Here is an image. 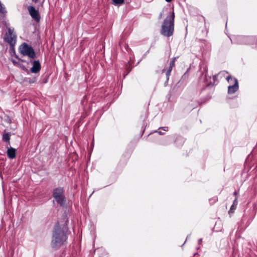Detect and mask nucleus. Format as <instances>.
<instances>
[{
    "label": "nucleus",
    "instance_id": "nucleus-1",
    "mask_svg": "<svg viewBox=\"0 0 257 257\" xmlns=\"http://www.w3.org/2000/svg\"><path fill=\"white\" fill-rule=\"evenodd\" d=\"M67 228L57 223L54 227L52 233L51 245L54 248H58L63 245L67 239Z\"/></svg>",
    "mask_w": 257,
    "mask_h": 257
},
{
    "label": "nucleus",
    "instance_id": "nucleus-2",
    "mask_svg": "<svg viewBox=\"0 0 257 257\" xmlns=\"http://www.w3.org/2000/svg\"><path fill=\"white\" fill-rule=\"evenodd\" d=\"M175 14L173 12L168 13L161 26V34L169 37L173 35L174 30Z\"/></svg>",
    "mask_w": 257,
    "mask_h": 257
},
{
    "label": "nucleus",
    "instance_id": "nucleus-3",
    "mask_svg": "<svg viewBox=\"0 0 257 257\" xmlns=\"http://www.w3.org/2000/svg\"><path fill=\"white\" fill-rule=\"evenodd\" d=\"M7 31L6 33L4 40L5 42L9 44L11 46V49L14 50L16 42L17 36L14 31V29L12 28H7Z\"/></svg>",
    "mask_w": 257,
    "mask_h": 257
},
{
    "label": "nucleus",
    "instance_id": "nucleus-4",
    "mask_svg": "<svg viewBox=\"0 0 257 257\" xmlns=\"http://www.w3.org/2000/svg\"><path fill=\"white\" fill-rule=\"evenodd\" d=\"M19 51L22 55L28 56L30 58L34 59L36 57V53L33 47L26 43H23L19 46Z\"/></svg>",
    "mask_w": 257,
    "mask_h": 257
},
{
    "label": "nucleus",
    "instance_id": "nucleus-5",
    "mask_svg": "<svg viewBox=\"0 0 257 257\" xmlns=\"http://www.w3.org/2000/svg\"><path fill=\"white\" fill-rule=\"evenodd\" d=\"M53 196L58 204L61 206H64L66 199L63 188L58 187L54 189L53 191Z\"/></svg>",
    "mask_w": 257,
    "mask_h": 257
},
{
    "label": "nucleus",
    "instance_id": "nucleus-6",
    "mask_svg": "<svg viewBox=\"0 0 257 257\" xmlns=\"http://www.w3.org/2000/svg\"><path fill=\"white\" fill-rule=\"evenodd\" d=\"M238 44L257 45V37L238 36L236 38Z\"/></svg>",
    "mask_w": 257,
    "mask_h": 257
},
{
    "label": "nucleus",
    "instance_id": "nucleus-7",
    "mask_svg": "<svg viewBox=\"0 0 257 257\" xmlns=\"http://www.w3.org/2000/svg\"><path fill=\"white\" fill-rule=\"evenodd\" d=\"M226 79L228 82L233 81L234 82L232 85H230L228 87V93L229 94H233L235 93L238 89V84L237 80L235 78H232L231 76L226 77Z\"/></svg>",
    "mask_w": 257,
    "mask_h": 257
},
{
    "label": "nucleus",
    "instance_id": "nucleus-8",
    "mask_svg": "<svg viewBox=\"0 0 257 257\" xmlns=\"http://www.w3.org/2000/svg\"><path fill=\"white\" fill-rule=\"evenodd\" d=\"M30 16L37 22L40 20V16L38 10H37L33 6H29L28 8Z\"/></svg>",
    "mask_w": 257,
    "mask_h": 257
},
{
    "label": "nucleus",
    "instance_id": "nucleus-9",
    "mask_svg": "<svg viewBox=\"0 0 257 257\" xmlns=\"http://www.w3.org/2000/svg\"><path fill=\"white\" fill-rule=\"evenodd\" d=\"M33 66L31 68V71L33 73H37L41 70V64L39 61H34L32 62Z\"/></svg>",
    "mask_w": 257,
    "mask_h": 257
},
{
    "label": "nucleus",
    "instance_id": "nucleus-10",
    "mask_svg": "<svg viewBox=\"0 0 257 257\" xmlns=\"http://www.w3.org/2000/svg\"><path fill=\"white\" fill-rule=\"evenodd\" d=\"M7 155L10 159H14L16 157V150L11 148L7 150Z\"/></svg>",
    "mask_w": 257,
    "mask_h": 257
},
{
    "label": "nucleus",
    "instance_id": "nucleus-11",
    "mask_svg": "<svg viewBox=\"0 0 257 257\" xmlns=\"http://www.w3.org/2000/svg\"><path fill=\"white\" fill-rule=\"evenodd\" d=\"M237 204V199H235L233 203V204L231 205L230 210H229V213L233 212L234 210L236 209V205Z\"/></svg>",
    "mask_w": 257,
    "mask_h": 257
},
{
    "label": "nucleus",
    "instance_id": "nucleus-12",
    "mask_svg": "<svg viewBox=\"0 0 257 257\" xmlns=\"http://www.w3.org/2000/svg\"><path fill=\"white\" fill-rule=\"evenodd\" d=\"M10 134L9 133H5L3 136V140L5 142H8L10 144Z\"/></svg>",
    "mask_w": 257,
    "mask_h": 257
},
{
    "label": "nucleus",
    "instance_id": "nucleus-13",
    "mask_svg": "<svg viewBox=\"0 0 257 257\" xmlns=\"http://www.w3.org/2000/svg\"><path fill=\"white\" fill-rule=\"evenodd\" d=\"M124 0H112V4L115 6H119L124 3Z\"/></svg>",
    "mask_w": 257,
    "mask_h": 257
},
{
    "label": "nucleus",
    "instance_id": "nucleus-14",
    "mask_svg": "<svg viewBox=\"0 0 257 257\" xmlns=\"http://www.w3.org/2000/svg\"><path fill=\"white\" fill-rule=\"evenodd\" d=\"M226 73H227V72L223 71H221V72H219L217 75H214L213 77V79L214 81H215L216 80L217 77L218 75H224L225 74H226Z\"/></svg>",
    "mask_w": 257,
    "mask_h": 257
},
{
    "label": "nucleus",
    "instance_id": "nucleus-15",
    "mask_svg": "<svg viewBox=\"0 0 257 257\" xmlns=\"http://www.w3.org/2000/svg\"><path fill=\"white\" fill-rule=\"evenodd\" d=\"M176 60V58H173V59L171 60V61L170 63V68H172L174 66V63Z\"/></svg>",
    "mask_w": 257,
    "mask_h": 257
},
{
    "label": "nucleus",
    "instance_id": "nucleus-16",
    "mask_svg": "<svg viewBox=\"0 0 257 257\" xmlns=\"http://www.w3.org/2000/svg\"><path fill=\"white\" fill-rule=\"evenodd\" d=\"M172 70V68H170V67H169V69L167 70V72H166V76H167V79H169V76H170V73H171V72Z\"/></svg>",
    "mask_w": 257,
    "mask_h": 257
},
{
    "label": "nucleus",
    "instance_id": "nucleus-17",
    "mask_svg": "<svg viewBox=\"0 0 257 257\" xmlns=\"http://www.w3.org/2000/svg\"><path fill=\"white\" fill-rule=\"evenodd\" d=\"M159 129H162L163 130H164V131H168V130H169V128L167 126H164V127H161L159 128Z\"/></svg>",
    "mask_w": 257,
    "mask_h": 257
},
{
    "label": "nucleus",
    "instance_id": "nucleus-18",
    "mask_svg": "<svg viewBox=\"0 0 257 257\" xmlns=\"http://www.w3.org/2000/svg\"><path fill=\"white\" fill-rule=\"evenodd\" d=\"M15 57H16V58H17L19 60H20V61H22V62H26V61H25V60H22V59H20V58L18 57V55H17L16 54H15Z\"/></svg>",
    "mask_w": 257,
    "mask_h": 257
},
{
    "label": "nucleus",
    "instance_id": "nucleus-19",
    "mask_svg": "<svg viewBox=\"0 0 257 257\" xmlns=\"http://www.w3.org/2000/svg\"><path fill=\"white\" fill-rule=\"evenodd\" d=\"M10 51L11 53H14L15 54V47H14V50L13 49H11V46H10Z\"/></svg>",
    "mask_w": 257,
    "mask_h": 257
},
{
    "label": "nucleus",
    "instance_id": "nucleus-20",
    "mask_svg": "<svg viewBox=\"0 0 257 257\" xmlns=\"http://www.w3.org/2000/svg\"><path fill=\"white\" fill-rule=\"evenodd\" d=\"M12 61L13 63L15 65H18V63L16 61H15V60L12 59Z\"/></svg>",
    "mask_w": 257,
    "mask_h": 257
},
{
    "label": "nucleus",
    "instance_id": "nucleus-21",
    "mask_svg": "<svg viewBox=\"0 0 257 257\" xmlns=\"http://www.w3.org/2000/svg\"><path fill=\"white\" fill-rule=\"evenodd\" d=\"M155 132L158 133L160 135H163L164 134L163 133H162V132H161L160 131H155Z\"/></svg>",
    "mask_w": 257,
    "mask_h": 257
},
{
    "label": "nucleus",
    "instance_id": "nucleus-22",
    "mask_svg": "<svg viewBox=\"0 0 257 257\" xmlns=\"http://www.w3.org/2000/svg\"><path fill=\"white\" fill-rule=\"evenodd\" d=\"M202 241V238H200V239L198 240V244H200V243H201Z\"/></svg>",
    "mask_w": 257,
    "mask_h": 257
},
{
    "label": "nucleus",
    "instance_id": "nucleus-23",
    "mask_svg": "<svg viewBox=\"0 0 257 257\" xmlns=\"http://www.w3.org/2000/svg\"><path fill=\"white\" fill-rule=\"evenodd\" d=\"M162 13H161V14H160V15H159V19H161V18H162Z\"/></svg>",
    "mask_w": 257,
    "mask_h": 257
},
{
    "label": "nucleus",
    "instance_id": "nucleus-24",
    "mask_svg": "<svg viewBox=\"0 0 257 257\" xmlns=\"http://www.w3.org/2000/svg\"><path fill=\"white\" fill-rule=\"evenodd\" d=\"M231 85H232L234 83V82H233V81H230V82H229Z\"/></svg>",
    "mask_w": 257,
    "mask_h": 257
},
{
    "label": "nucleus",
    "instance_id": "nucleus-25",
    "mask_svg": "<svg viewBox=\"0 0 257 257\" xmlns=\"http://www.w3.org/2000/svg\"><path fill=\"white\" fill-rule=\"evenodd\" d=\"M167 2H171L172 1V0H165Z\"/></svg>",
    "mask_w": 257,
    "mask_h": 257
},
{
    "label": "nucleus",
    "instance_id": "nucleus-26",
    "mask_svg": "<svg viewBox=\"0 0 257 257\" xmlns=\"http://www.w3.org/2000/svg\"><path fill=\"white\" fill-rule=\"evenodd\" d=\"M38 0H33V1H34L35 3H37L38 2Z\"/></svg>",
    "mask_w": 257,
    "mask_h": 257
},
{
    "label": "nucleus",
    "instance_id": "nucleus-27",
    "mask_svg": "<svg viewBox=\"0 0 257 257\" xmlns=\"http://www.w3.org/2000/svg\"><path fill=\"white\" fill-rule=\"evenodd\" d=\"M236 194H237V193H236V192H234V195H236Z\"/></svg>",
    "mask_w": 257,
    "mask_h": 257
}]
</instances>
